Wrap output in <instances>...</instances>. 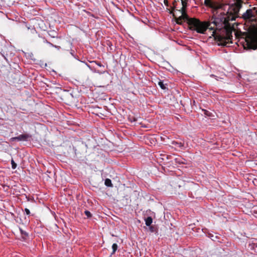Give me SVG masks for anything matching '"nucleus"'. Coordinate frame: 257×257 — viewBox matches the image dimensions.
Listing matches in <instances>:
<instances>
[{
  "label": "nucleus",
  "instance_id": "nucleus-15",
  "mask_svg": "<svg viewBox=\"0 0 257 257\" xmlns=\"http://www.w3.org/2000/svg\"><path fill=\"white\" fill-rule=\"evenodd\" d=\"M25 212L28 215H30V214H31L30 210L29 209H28V208H25Z\"/></svg>",
  "mask_w": 257,
  "mask_h": 257
},
{
  "label": "nucleus",
  "instance_id": "nucleus-12",
  "mask_svg": "<svg viewBox=\"0 0 257 257\" xmlns=\"http://www.w3.org/2000/svg\"><path fill=\"white\" fill-rule=\"evenodd\" d=\"M12 168L13 169H15L17 167V164L14 162L13 159L11 160Z\"/></svg>",
  "mask_w": 257,
  "mask_h": 257
},
{
  "label": "nucleus",
  "instance_id": "nucleus-17",
  "mask_svg": "<svg viewBox=\"0 0 257 257\" xmlns=\"http://www.w3.org/2000/svg\"><path fill=\"white\" fill-rule=\"evenodd\" d=\"M87 66L91 70H92V71L94 72H96V73H99L98 71H96L95 70H93V69H92V68L89 65H88V64H86Z\"/></svg>",
  "mask_w": 257,
  "mask_h": 257
},
{
  "label": "nucleus",
  "instance_id": "nucleus-20",
  "mask_svg": "<svg viewBox=\"0 0 257 257\" xmlns=\"http://www.w3.org/2000/svg\"><path fill=\"white\" fill-rule=\"evenodd\" d=\"M164 3L166 6H168V2L167 0H164Z\"/></svg>",
  "mask_w": 257,
  "mask_h": 257
},
{
  "label": "nucleus",
  "instance_id": "nucleus-1",
  "mask_svg": "<svg viewBox=\"0 0 257 257\" xmlns=\"http://www.w3.org/2000/svg\"><path fill=\"white\" fill-rule=\"evenodd\" d=\"M182 7L178 12L181 14L177 19V24L187 22L190 29L198 33L204 34L207 29L212 31V36L218 45L226 46L232 43L231 31L224 16L213 17L209 21H201L196 18H190L186 13L187 3L181 0Z\"/></svg>",
  "mask_w": 257,
  "mask_h": 257
},
{
  "label": "nucleus",
  "instance_id": "nucleus-7",
  "mask_svg": "<svg viewBox=\"0 0 257 257\" xmlns=\"http://www.w3.org/2000/svg\"><path fill=\"white\" fill-rule=\"evenodd\" d=\"M153 222V219L151 217H148L145 219V224L147 226H149Z\"/></svg>",
  "mask_w": 257,
  "mask_h": 257
},
{
  "label": "nucleus",
  "instance_id": "nucleus-9",
  "mask_svg": "<svg viewBox=\"0 0 257 257\" xmlns=\"http://www.w3.org/2000/svg\"><path fill=\"white\" fill-rule=\"evenodd\" d=\"M117 244L116 243H113L112 245V252L111 253V254L115 253L116 250L117 249Z\"/></svg>",
  "mask_w": 257,
  "mask_h": 257
},
{
  "label": "nucleus",
  "instance_id": "nucleus-8",
  "mask_svg": "<svg viewBox=\"0 0 257 257\" xmlns=\"http://www.w3.org/2000/svg\"><path fill=\"white\" fill-rule=\"evenodd\" d=\"M104 184L107 187H112V184L111 183V180L109 179H108V178L106 179L105 180Z\"/></svg>",
  "mask_w": 257,
  "mask_h": 257
},
{
  "label": "nucleus",
  "instance_id": "nucleus-19",
  "mask_svg": "<svg viewBox=\"0 0 257 257\" xmlns=\"http://www.w3.org/2000/svg\"><path fill=\"white\" fill-rule=\"evenodd\" d=\"M53 47H54V48H56L58 50H59L60 49V48H61L60 46H56V45H54V46H53Z\"/></svg>",
  "mask_w": 257,
  "mask_h": 257
},
{
  "label": "nucleus",
  "instance_id": "nucleus-10",
  "mask_svg": "<svg viewBox=\"0 0 257 257\" xmlns=\"http://www.w3.org/2000/svg\"><path fill=\"white\" fill-rule=\"evenodd\" d=\"M20 230L21 233V234L23 235V237H26L28 236V233L26 231L23 230L21 228H20Z\"/></svg>",
  "mask_w": 257,
  "mask_h": 257
},
{
  "label": "nucleus",
  "instance_id": "nucleus-11",
  "mask_svg": "<svg viewBox=\"0 0 257 257\" xmlns=\"http://www.w3.org/2000/svg\"><path fill=\"white\" fill-rule=\"evenodd\" d=\"M158 85H159V86L162 89H165L166 88V86H165L163 82L161 80H160L159 82H158Z\"/></svg>",
  "mask_w": 257,
  "mask_h": 257
},
{
  "label": "nucleus",
  "instance_id": "nucleus-18",
  "mask_svg": "<svg viewBox=\"0 0 257 257\" xmlns=\"http://www.w3.org/2000/svg\"><path fill=\"white\" fill-rule=\"evenodd\" d=\"M208 237H210L212 240H214V235L211 234H209Z\"/></svg>",
  "mask_w": 257,
  "mask_h": 257
},
{
  "label": "nucleus",
  "instance_id": "nucleus-3",
  "mask_svg": "<svg viewBox=\"0 0 257 257\" xmlns=\"http://www.w3.org/2000/svg\"><path fill=\"white\" fill-rule=\"evenodd\" d=\"M245 49H257V34L251 38L249 40L246 41V43L243 45Z\"/></svg>",
  "mask_w": 257,
  "mask_h": 257
},
{
  "label": "nucleus",
  "instance_id": "nucleus-2",
  "mask_svg": "<svg viewBox=\"0 0 257 257\" xmlns=\"http://www.w3.org/2000/svg\"><path fill=\"white\" fill-rule=\"evenodd\" d=\"M241 7V2H236V4H235L229 7L228 13H230V15H232L231 18L227 17L226 15H225L224 14H223V15L220 14L219 15V16H224L225 17L227 22L228 23V25L230 28L231 31H232V28H231L230 24L229 23V20L233 21V20H235V18L237 16L239 12V10H240Z\"/></svg>",
  "mask_w": 257,
  "mask_h": 257
},
{
  "label": "nucleus",
  "instance_id": "nucleus-14",
  "mask_svg": "<svg viewBox=\"0 0 257 257\" xmlns=\"http://www.w3.org/2000/svg\"><path fill=\"white\" fill-rule=\"evenodd\" d=\"M91 63H95L97 66H98L99 67H104V65H103L102 64H101L99 62H97L96 61H92L91 62Z\"/></svg>",
  "mask_w": 257,
  "mask_h": 257
},
{
  "label": "nucleus",
  "instance_id": "nucleus-6",
  "mask_svg": "<svg viewBox=\"0 0 257 257\" xmlns=\"http://www.w3.org/2000/svg\"><path fill=\"white\" fill-rule=\"evenodd\" d=\"M172 145L176 148H182L183 147V144L181 142H178L176 141H172Z\"/></svg>",
  "mask_w": 257,
  "mask_h": 257
},
{
  "label": "nucleus",
  "instance_id": "nucleus-21",
  "mask_svg": "<svg viewBox=\"0 0 257 257\" xmlns=\"http://www.w3.org/2000/svg\"><path fill=\"white\" fill-rule=\"evenodd\" d=\"M210 77H214V78H215L216 80H218V79H217V78L218 77H217V76H215V75H213V74H211V75H210Z\"/></svg>",
  "mask_w": 257,
  "mask_h": 257
},
{
  "label": "nucleus",
  "instance_id": "nucleus-16",
  "mask_svg": "<svg viewBox=\"0 0 257 257\" xmlns=\"http://www.w3.org/2000/svg\"><path fill=\"white\" fill-rule=\"evenodd\" d=\"M44 43H46V44H48L49 45H50V46H51V47L54 46V45H53L52 43H50V42H48L47 40H45L44 41Z\"/></svg>",
  "mask_w": 257,
  "mask_h": 257
},
{
  "label": "nucleus",
  "instance_id": "nucleus-4",
  "mask_svg": "<svg viewBox=\"0 0 257 257\" xmlns=\"http://www.w3.org/2000/svg\"><path fill=\"white\" fill-rule=\"evenodd\" d=\"M29 136L26 134H22L20 135L18 137H13L10 139V141L11 142L14 141H27Z\"/></svg>",
  "mask_w": 257,
  "mask_h": 257
},
{
  "label": "nucleus",
  "instance_id": "nucleus-13",
  "mask_svg": "<svg viewBox=\"0 0 257 257\" xmlns=\"http://www.w3.org/2000/svg\"><path fill=\"white\" fill-rule=\"evenodd\" d=\"M84 213L87 217L89 218L91 217V213H90V211L88 210H85L84 211Z\"/></svg>",
  "mask_w": 257,
  "mask_h": 257
},
{
  "label": "nucleus",
  "instance_id": "nucleus-22",
  "mask_svg": "<svg viewBox=\"0 0 257 257\" xmlns=\"http://www.w3.org/2000/svg\"><path fill=\"white\" fill-rule=\"evenodd\" d=\"M236 1H237V2H240V1H241V0H236Z\"/></svg>",
  "mask_w": 257,
  "mask_h": 257
},
{
  "label": "nucleus",
  "instance_id": "nucleus-5",
  "mask_svg": "<svg viewBox=\"0 0 257 257\" xmlns=\"http://www.w3.org/2000/svg\"><path fill=\"white\" fill-rule=\"evenodd\" d=\"M254 17V12L251 9H248L243 13L242 17L244 19H248Z\"/></svg>",
  "mask_w": 257,
  "mask_h": 257
}]
</instances>
